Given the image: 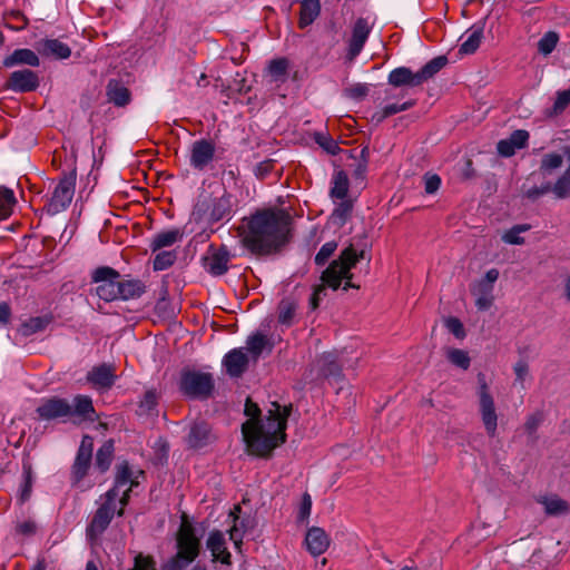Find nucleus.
Returning a JSON list of instances; mask_svg holds the SVG:
<instances>
[{"label":"nucleus","mask_w":570,"mask_h":570,"mask_svg":"<svg viewBox=\"0 0 570 570\" xmlns=\"http://www.w3.org/2000/svg\"><path fill=\"white\" fill-rule=\"evenodd\" d=\"M563 164V156L558 153L544 154L540 163V171L550 174L560 168Z\"/></svg>","instance_id":"42"},{"label":"nucleus","mask_w":570,"mask_h":570,"mask_svg":"<svg viewBox=\"0 0 570 570\" xmlns=\"http://www.w3.org/2000/svg\"><path fill=\"white\" fill-rule=\"evenodd\" d=\"M304 544L313 557H318L328 549L331 538L323 528L312 527L306 531Z\"/></svg>","instance_id":"13"},{"label":"nucleus","mask_w":570,"mask_h":570,"mask_svg":"<svg viewBox=\"0 0 570 570\" xmlns=\"http://www.w3.org/2000/svg\"><path fill=\"white\" fill-rule=\"evenodd\" d=\"M116 509V501H108L106 498V502L96 511L88 529L87 535L92 540L101 534L108 524L110 523Z\"/></svg>","instance_id":"12"},{"label":"nucleus","mask_w":570,"mask_h":570,"mask_svg":"<svg viewBox=\"0 0 570 570\" xmlns=\"http://www.w3.org/2000/svg\"><path fill=\"white\" fill-rule=\"evenodd\" d=\"M214 389L213 376L199 371H185L180 379V390L190 397H208Z\"/></svg>","instance_id":"6"},{"label":"nucleus","mask_w":570,"mask_h":570,"mask_svg":"<svg viewBox=\"0 0 570 570\" xmlns=\"http://www.w3.org/2000/svg\"><path fill=\"white\" fill-rule=\"evenodd\" d=\"M138 484L132 476V472L129 469L127 463H122L117 468V474L115 480V485L111 490L106 493V498L108 501H116L117 498L121 494L119 499L120 509L118 510V514L121 515L124 512V507L127 504L129 500V492L131 489Z\"/></svg>","instance_id":"7"},{"label":"nucleus","mask_w":570,"mask_h":570,"mask_svg":"<svg viewBox=\"0 0 570 570\" xmlns=\"http://www.w3.org/2000/svg\"><path fill=\"white\" fill-rule=\"evenodd\" d=\"M337 245L335 242L325 243L315 256V263L317 265H324L326 261L333 255Z\"/></svg>","instance_id":"49"},{"label":"nucleus","mask_w":570,"mask_h":570,"mask_svg":"<svg viewBox=\"0 0 570 570\" xmlns=\"http://www.w3.org/2000/svg\"><path fill=\"white\" fill-rule=\"evenodd\" d=\"M441 186V178L438 175L424 176V189L428 194H434Z\"/></svg>","instance_id":"56"},{"label":"nucleus","mask_w":570,"mask_h":570,"mask_svg":"<svg viewBox=\"0 0 570 570\" xmlns=\"http://www.w3.org/2000/svg\"><path fill=\"white\" fill-rule=\"evenodd\" d=\"M473 294L476 296L475 305L479 309L485 311L491 307L493 303L492 289L487 287L483 289H478V286H474Z\"/></svg>","instance_id":"45"},{"label":"nucleus","mask_w":570,"mask_h":570,"mask_svg":"<svg viewBox=\"0 0 570 570\" xmlns=\"http://www.w3.org/2000/svg\"><path fill=\"white\" fill-rule=\"evenodd\" d=\"M37 413L40 419L46 421L69 417L72 413V406L67 400L50 397L41 401L37 407Z\"/></svg>","instance_id":"10"},{"label":"nucleus","mask_w":570,"mask_h":570,"mask_svg":"<svg viewBox=\"0 0 570 570\" xmlns=\"http://www.w3.org/2000/svg\"><path fill=\"white\" fill-rule=\"evenodd\" d=\"M352 204L347 200L342 202L338 207L334 210L333 216L337 217L342 223L351 214Z\"/></svg>","instance_id":"59"},{"label":"nucleus","mask_w":570,"mask_h":570,"mask_svg":"<svg viewBox=\"0 0 570 570\" xmlns=\"http://www.w3.org/2000/svg\"><path fill=\"white\" fill-rule=\"evenodd\" d=\"M550 189L552 190L553 195L559 199L570 197V177L563 173L562 176L558 178V180L554 183L552 187L549 184H547L540 188H532L527 190L525 195L529 198H537L548 193Z\"/></svg>","instance_id":"18"},{"label":"nucleus","mask_w":570,"mask_h":570,"mask_svg":"<svg viewBox=\"0 0 570 570\" xmlns=\"http://www.w3.org/2000/svg\"><path fill=\"white\" fill-rule=\"evenodd\" d=\"M296 314V304L289 299H283L278 305V323L291 326Z\"/></svg>","instance_id":"38"},{"label":"nucleus","mask_w":570,"mask_h":570,"mask_svg":"<svg viewBox=\"0 0 570 570\" xmlns=\"http://www.w3.org/2000/svg\"><path fill=\"white\" fill-rule=\"evenodd\" d=\"M268 346V340L261 333L248 336L246 347H243L250 360L254 362L261 356L263 351Z\"/></svg>","instance_id":"30"},{"label":"nucleus","mask_w":570,"mask_h":570,"mask_svg":"<svg viewBox=\"0 0 570 570\" xmlns=\"http://www.w3.org/2000/svg\"><path fill=\"white\" fill-rule=\"evenodd\" d=\"M389 83L394 87L401 86H420V80L417 73L412 72L411 69L406 67H400L393 69L389 75Z\"/></svg>","instance_id":"22"},{"label":"nucleus","mask_w":570,"mask_h":570,"mask_svg":"<svg viewBox=\"0 0 570 570\" xmlns=\"http://www.w3.org/2000/svg\"><path fill=\"white\" fill-rule=\"evenodd\" d=\"M72 413L70 417H78L80 420H90L95 414L92 401L87 395H77L73 399Z\"/></svg>","instance_id":"27"},{"label":"nucleus","mask_w":570,"mask_h":570,"mask_svg":"<svg viewBox=\"0 0 570 570\" xmlns=\"http://www.w3.org/2000/svg\"><path fill=\"white\" fill-rule=\"evenodd\" d=\"M350 91L354 97H362L367 94V87L364 85H357L351 88Z\"/></svg>","instance_id":"62"},{"label":"nucleus","mask_w":570,"mask_h":570,"mask_svg":"<svg viewBox=\"0 0 570 570\" xmlns=\"http://www.w3.org/2000/svg\"><path fill=\"white\" fill-rule=\"evenodd\" d=\"M183 238V232L179 228L167 229L158 233L153 242L151 249L159 250L164 247H169Z\"/></svg>","instance_id":"28"},{"label":"nucleus","mask_w":570,"mask_h":570,"mask_svg":"<svg viewBox=\"0 0 570 570\" xmlns=\"http://www.w3.org/2000/svg\"><path fill=\"white\" fill-rule=\"evenodd\" d=\"M478 404L481 421L484 430L490 438H494L498 431V413L494 399L484 376H479Z\"/></svg>","instance_id":"5"},{"label":"nucleus","mask_w":570,"mask_h":570,"mask_svg":"<svg viewBox=\"0 0 570 570\" xmlns=\"http://www.w3.org/2000/svg\"><path fill=\"white\" fill-rule=\"evenodd\" d=\"M570 104V88L559 91L553 105V112L556 115L562 112Z\"/></svg>","instance_id":"51"},{"label":"nucleus","mask_w":570,"mask_h":570,"mask_svg":"<svg viewBox=\"0 0 570 570\" xmlns=\"http://www.w3.org/2000/svg\"><path fill=\"white\" fill-rule=\"evenodd\" d=\"M413 106V102H404L402 105L391 104L383 108L382 114L377 117L379 120L389 116L395 115L400 111H404Z\"/></svg>","instance_id":"54"},{"label":"nucleus","mask_w":570,"mask_h":570,"mask_svg":"<svg viewBox=\"0 0 570 570\" xmlns=\"http://www.w3.org/2000/svg\"><path fill=\"white\" fill-rule=\"evenodd\" d=\"M114 454L112 441L105 442L97 452L96 463L98 468L105 472L109 469Z\"/></svg>","instance_id":"41"},{"label":"nucleus","mask_w":570,"mask_h":570,"mask_svg":"<svg viewBox=\"0 0 570 570\" xmlns=\"http://www.w3.org/2000/svg\"><path fill=\"white\" fill-rule=\"evenodd\" d=\"M116 375L111 366L99 365L87 374L88 382L97 390L109 389L115 382Z\"/></svg>","instance_id":"20"},{"label":"nucleus","mask_w":570,"mask_h":570,"mask_svg":"<svg viewBox=\"0 0 570 570\" xmlns=\"http://www.w3.org/2000/svg\"><path fill=\"white\" fill-rule=\"evenodd\" d=\"M176 541L177 553L164 567V570H181L184 567L191 563L199 554V538L196 535L193 524L186 519V517H183Z\"/></svg>","instance_id":"4"},{"label":"nucleus","mask_w":570,"mask_h":570,"mask_svg":"<svg viewBox=\"0 0 570 570\" xmlns=\"http://www.w3.org/2000/svg\"><path fill=\"white\" fill-rule=\"evenodd\" d=\"M563 296H564L566 301L570 303V277H568V278L564 281V285H563Z\"/></svg>","instance_id":"64"},{"label":"nucleus","mask_w":570,"mask_h":570,"mask_svg":"<svg viewBox=\"0 0 570 570\" xmlns=\"http://www.w3.org/2000/svg\"><path fill=\"white\" fill-rule=\"evenodd\" d=\"M543 422V414L541 412H535L533 414H530L527 420H525V423H524V431L525 433H528L529 435H533L538 428L542 424Z\"/></svg>","instance_id":"50"},{"label":"nucleus","mask_w":570,"mask_h":570,"mask_svg":"<svg viewBox=\"0 0 570 570\" xmlns=\"http://www.w3.org/2000/svg\"><path fill=\"white\" fill-rule=\"evenodd\" d=\"M362 258V253H357L352 246L345 248L340 257L333 261L330 266L322 273L321 284L314 287L309 305L312 309H316L323 298L326 296V288L336 291L344 282L343 289L356 287L352 279L351 269Z\"/></svg>","instance_id":"3"},{"label":"nucleus","mask_w":570,"mask_h":570,"mask_svg":"<svg viewBox=\"0 0 570 570\" xmlns=\"http://www.w3.org/2000/svg\"><path fill=\"white\" fill-rule=\"evenodd\" d=\"M249 361L243 347L234 348L225 355L224 366L230 376L238 377L246 371Z\"/></svg>","instance_id":"16"},{"label":"nucleus","mask_w":570,"mask_h":570,"mask_svg":"<svg viewBox=\"0 0 570 570\" xmlns=\"http://www.w3.org/2000/svg\"><path fill=\"white\" fill-rule=\"evenodd\" d=\"M6 87L14 92H30L39 87V76L30 69H19L10 73Z\"/></svg>","instance_id":"11"},{"label":"nucleus","mask_w":570,"mask_h":570,"mask_svg":"<svg viewBox=\"0 0 570 570\" xmlns=\"http://www.w3.org/2000/svg\"><path fill=\"white\" fill-rule=\"evenodd\" d=\"M292 405L272 402L265 414L256 403L246 401L245 415L248 417L242 425V434L249 454L266 458L286 441L287 419Z\"/></svg>","instance_id":"1"},{"label":"nucleus","mask_w":570,"mask_h":570,"mask_svg":"<svg viewBox=\"0 0 570 570\" xmlns=\"http://www.w3.org/2000/svg\"><path fill=\"white\" fill-rule=\"evenodd\" d=\"M483 38V28L473 26L465 32V38L460 46V53L471 55L480 47Z\"/></svg>","instance_id":"26"},{"label":"nucleus","mask_w":570,"mask_h":570,"mask_svg":"<svg viewBox=\"0 0 570 570\" xmlns=\"http://www.w3.org/2000/svg\"><path fill=\"white\" fill-rule=\"evenodd\" d=\"M40 53L56 59H67L71 55L70 48L58 39H47L40 45Z\"/></svg>","instance_id":"24"},{"label":"nucleus","mask_w":570,"mask_h":570,"mask_svg":"<svg viewBox=\"0 0 570 570\" xmlns=\"http://www.w3.org/2000/svg\"><path fill=\"white\" fill-rule=\"evenodd\" d=\"M94 441L90 436H83L80 448L78 451L82 452V455H92Z\"/></svg>","instance_id":"60"},{"label":"nucleus","mask_w":570,"mask_h":570,"mask_svg":"<svg viewBox=\"0 0 570 570\" xmlns=\"http://www.w3.org/2000/svg\"><path fill=\"white\" fill-rule=\"evenodd\" d=\"M538 502L549 515H562L570 511L569 503L556 494L542 495L538 498Z\"/></svg>","instance_id":"23"},{"label":"nucleus","mask_w":570,"mask_h":570,"mask_svg":"<svg viewBox=\"0 0 570 570\" xmlns=\"http://www.w3.org/2000/svg\"><path fill=\"white\" fill-rule=\"evenodd\" d=\"M2 65L6 68H12L16 66L38 67L40 65V59L31 49H16L3 59Z\"/></svg>","instance_id":"21"},{"label":"nucleus","mask_w":570,"mask_h":570,"mask_svg":"<svg viewBox=\"0 0 570 570\" xmlns=\"http://www.w3.org/2000/svg\"><path fill=\"white\" fill-rule=\"evenodd\" d=\"M16 202L11 189L0 187V219H7L12 214Z\"/></svg>","instance_id":"35"},{"label":"nucleus","mask_w":570,"mask_h":570,"mask_svg":"<svg viewBox=\"0 0 570 570\" xmlns=\"http://www.w3.org/2000/svg\"><path fill=\"white\" fill-rule=\"evenodd\" d=\"M513 371L515 374V383L524 387V383L530 379L528 363L523 360L518 361L513 366Z\"/></svg>","instance_id":"47"},{"label":"nucleus","mask_w":570,"mask_h":570,"mask_svg":"<svg viewBox=\"0 0 570 570\" xmlns=\"http://www.w3.org/2000/svg\"><path fill=\"white\" fill-rule=\"evenodd\" d=\"M210 440V430L206 423H196L190 428L187 442L191 448H202Z\"/></svg>","instance_id":"29"},{"label":"nucleus","mask_w":570,"mask_h":570,"mask_svg":"<svg viewBox=\"0 0 570 570\" xmlns=\"http://www.w3.org/2000/svg\"><path fill=\"white\" fill-rule=\"evenodd\" d=\"M371 28L370 22L365 18H360L355 21L348 43L347 58L350 60H353L362 51L371 32Z\"/></svg>","instance_id":"14"},{"label":"nucleus","mask_w":570,"mask_h":570,"mask_svg":"<svg viewBox=\"0 0 570 570\" xmlns=\"http://www.w3.org/2000/svg\"><path fill=\"white\" fill-rule=\"evenodd\" d=\"M118 299H131L144 293V285L139 281L118 278Z\"/></svg>","instance_id":"31"},{"label":"nucleus","mask_w":570,"mask_h":570,"mask_svg":"<svg viewBox=\"0 0 570 570\" xmlns=\"http://www.w3.org/2000/svg\"><path fill=\"white\" fill-rule=\"evenodd\" d=\"M11 316L10 307L7 303H0V324L4 325Z\"/></svg>","instance_id":"61"},{"label":"nucleus","mask_w":570,"mask_h":570,"mask_svg":"<svg viewBox=\"0 0 570 570\" xmlns=\"http://www.w3.org/2000/svg\"><path fill=\"white\" fill-rule=\"evenodd\" d=\"M18 529H19V532H21L23 534H29V533L33 532L35 525H33V523H30V522H23L18 527Z\"/></svg>","instance_id":"63"},{"label":"nucleus","mask_w":570,"mask_h":570,"mask_svg":"<svg viewBox=\"0 0 570 570\" xmlns=\"http://www.w3.org/2000/svg\"><path fill=\"white\" fill-rule=\"evenodd\" d=\"M559 42V35L556 31H548L538 41V50L540 53L548 56L557 47Z\"/></svg>","instance_id":"43"},{"label":"nucleus","mask_w":570,"mask_h":570,"mask_svg":"<svg viewBox=\"0 0 570 570\" xmlns=\"http://www.w3.org/2000/svg\"><path fill=\"white\" fill-rule=\"evenodd\" d=\"M321 12V3L318 0H303L301 3L299 11V28H305L314 22V20L320 16Z\"/></svg>","instance_id":"25"},{"label":"nucleus","mask_w":570,"mask_h":570,"mask_svg":"<svg viewBox=\"0 0 570 570\" xmlns=\"http://www.w3.org/2000/svg\"><path fill=\"white\" fill-rule=\"evenodd\" d=\"M107 95L111 102L120 107L126 106L130 100L129 90L115 80L109 81L107 87Z\"/></svg>","instance_id":"32"},{"label":"nucleus","mask_w":570,"mask_h":570,"mask_svg":"<svg viewBox=\"0 0 570 570\" xmlns=\"http://www.w3.org/2000/svg\"><path fill=\"white\" fill-rule=\"evenodd\" d=\"M529 140V132L523 129L513 131L509 138L502 139L498 142V153L503 157H511L517 150L527 146Z\"/></svg>","instance_id":"17"},{"label":"nucleus","mask_w":570,"mask_h":570,"mask_svg":"<svg viewBox=\"0 0 570 570\" xmlns=\"http://www.w3.org/2000/svg\"><path fill=\"white\" fill-rule=\"evenodd\" d=\"M289 224L291 217L283 209L259 212L239 227L240 242L253 254H271L287 242Z\"/></svg>","instance_id":"2"},{"label":"nucleus","mask_w":570,"mask_h":570,"mask_svg":"<svg viewBox=\"0 0 570 570\" xmlns=\"http://www.w3.org/2000/svg\"><path fill=\"white\" fill-rule=\"evenodd\" d=\"M499 278V271L497 268H491L489 269L484 277L478 282V284L475 286H478V289H483V288H491L493 291V284L498 281Z\"/></svg>","instance_id":"52"},{"label":"nucleus","mask_w":570,"mask_h":570,"mask_svg":"<svg viewBox=\"0 0 570 570\" xmlns=\"http://www.w3.org/2000/svg\"><path fill=\"white\" fill-rule=\"evenodd\" d=\"M76 175L70 174L60 179L48 204V212L58 214L65 210L75 195Z\"/></svg>","instance_id":"9"},{"label":"nucleus","mask_w":570,"mask_h":570,"mask_svg":"<svg viewBox=\"0 0 570 570\" xmlns=\"http://www.w3.org/2000/svg\"><path fill=\"white\" fill-rule=\"evenodd\" d=\"M446 328L458 338H463L465 335L461 321L456 317H449L445 321Z\"/></svg>","instance_id":"55"},{"label":"nucleus","mask_w":570,"mask_h":570,"mask_svg":"<svg viewBox=\"0 0 570 570\" xmlns=\"http://www.w3.org/2000/svg\"><path fill=\"white\" fill-rule=\"evenodd\" d=\"M132 570H157L155 562L151 558L145 556H137L135 559V567Z\"/></svg>","instance_id":"57"},{"label":"nucleus","mask_w":570,"mask_h":570,"mask_svg":"<svg viewBox=\"0 0 570 570\" xmlns=\"http://www.w3.org/2000/svg\"><path fill=\"white\" fill-rule=\"evenodd\" d=\"M348 191V178L344 171H338L333 177L331 195L337 199H344Z\"/></svg>","instance_id":"39"},{"label":"nucleus","mask_w":570,"mask_h":570,"mask_svg":"<svg viewBox=\"0 0 570 570\" xmlns=\"http://www.w3.org/2000/svg\"><path fill=\"white\" fill-rule=\"evenodd\" d=\"M530 229V225L520 224L511 227L505 230L501 235V239L505 244L510 245H522L524 244V237L521 236L522 233H525Z\"/></svg>","instance_id":"37"},{"label":"nucleus","mask_w":570,"mask_h":570,"mask_svg":"<svg viewBox=\"0 0 570 570\" xmlns=\"http://www.w3.org/2000/svg\"><path fill=\"white\" fill-rule=\"evenodd\" d=\"M267 70L274 81H285L288 70V60L285 58L274 59L269 62Z\"/></svg>","instance_id":"40"},{"label":"nucleus","mask_w":570,"mask_h":570,"mask_svg":"<svg viewBox=\"0 0 570 570\" xmlns=\"http://www.w3.org/2000/svg\"><path fill=\"white\" fill-rule=\"evenodd\" d=\"M207 548L212 552L214 561H219L226 566L232 563V556L226 548V541L220 531H213L209 533Z\"/></svg>","instance_id":"19"},{"label":"nucleus","mask_w":570,"mask_h":570,"mask_svg":"<svg viewBox=\"0 0 570 570\" xmlns=\"http://www.w3.org/2000/svg\"><path fill=\"white\" fill-rule=\"evenodd\" d=\"M175 261L176 255L174 252H160L156 255L153 266L155 271H164L170 267Z\"/></svg>","instance_id":"46"},{"label":"nucleus","mask_w":570,"mask_h":570,"mask_svg":"<svg viewBox=\"0 0 570 570\" xmlns=\"http://www.w3.org/2000/svg\"><path fill=\"white\" fill-rule=\"evenodd\" d=\"M445 355L448 361L454 366L463 371H466L470 367L471 358L466 351L451 347L446 350Z\"/></svg>","instance_id":"36"},{"label":"nucleus","mask_w":570,"mask_h":570,"mask_svg":"<svg viewBox=\"0 0 570 570\" xmlns=\"http://www.w3.org/2000/svg\"><path fill=\"white\" fill-rule=\"evenodd\" d=\"M157 404V395L154 391H147L140 402V409L145 412L154 410Z\"/></svg>","instance_id":"58"},{"label":"nucleus","mask_w":570,"mask_h":570,"mask_svg":"<svg viewBox=\"0 0 570 570\" xmlns=\"http://www.w3.org/2000/svg\"><path fill=\"white\" fill-rule=\"evenodd\" d=\"M91 460V455H82V452L78 451L75 464H73V473L80 479L86 474V471L89 466Z\"/></svg>","instance_id":"48"},{"label":"nucleus","mask_w":570,"mask_h":570,"mask_svg":"<svg viewBox=\"0 0 570 570\" xmlns=\"http://www.w3.org/2000/svg\"><path fill=\"white\" fill-rule=\"evenodd\" d=\"M215 146L206 139L197 140L190 149V165L196 169H204L214 158Z\"/></svg>","instance_id":"15"},{"label":"nucleus","mask_w":570,"mask_h":570,"mask_svg":"<svg viewBox=\"0 0 570 570\" xmlns=\"http://www.w3.org/2000/svg\"><path fill=\"white\" fill-rule=\"evenodd\" d=\"M448 63V59L444 56H439L428 63H425L420 71H417V77L420 80V85L432 78L435 73H438L445 65Z\"/></svg>","instance_id":"33"},{"label":"nucleus","mask_w":570,"mask_h":570,"mask_svg":"<svg viewBox=\"0 0 570 570\" xmlns=\"http://www.w3.org/2000/svg\"><path fill=\"white\" fill-rule=\"evenodd\" d=\"M207 269L213 275H223L228 269V256L226 252H218L207 258Z\"/></svg>","instance_id":"34"},{"label":"nucleus","mask_w":570,"mask_h":570,"mask_svg":"<svg viewBox=\"0 0 570 570\" xmlns=\"http://www.w3.org/2000/svg\"><path fill=\"white\" fill-rule=\"evenodd\" d=\"M118 278L119 273L110 267L97 268L92 275V279L97 284V296L106 302L118 299L120 293Z\"/></svg>","instance_id":"8"},{"label":"nucleus","mask_w":570,"mask_h":570,"mask_svg":"<svg viewBox=\"0 0 570 570\" xmlns=\"http://www.w3.org/2000/svg\"><path fill=\"white\" fill-rule=\"evenodd\" d=\"M312 511V498L308 493H304L298 509V520L306 521Z\"/></svg>","instance_id":"53"},{"label":"nucleus","mask_w":570,"mask_h":570,"mask_svg":"<svg viewBox=\"0 0 570 570\" xmlns=\"http://www.w3.org/2000/svg\"><path fill=\"white\" fill-rule=\"evenodd\" d=\"M240 512V507L236 505L234 507L233 511H230L229 517L233 519V527L229 529V539L234 542V546L236 549H239L243 543V535L244 531L238 528L237 521L238 515L237 513Z\"/></svg>","instance_id":"44"}]
</instances>
